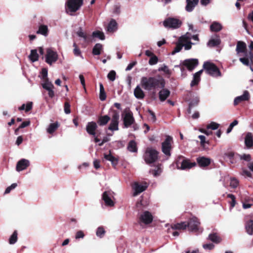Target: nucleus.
Wrapping results in <instances>:
<instances>
[{
    "instance_id": "338daca9",
    "label": "nucleus",
    "mask_w": 253,
    "mask_h": 253,
    "mask_svg": "<svg viewBox=\"0 0 253 253\" xmlns=\"http://www.w3.org/2000/svg\"><path fill=\"white\" fill-rule=\"evenodd\" d=\"M33 103L32 102H29L25 105V111L28 112L32 109Z\"/></svg>"
},
{
    "instance_id": "7ed1b4c3",
    "label": "nucleus",
    "mask_w": 253,
    "mask_h": 253,
    "mask_svg": "<svg viewBox=\"0 0 253 253\" xmlns=\"http://www.w3.org/2000/svg\"><path fill=\"white\" fill-rule=\"evenodd\" d=\"M158 157V152L155 149L148 147L146 149L143 158L146 164L150 165L155 163Z\"/></svg>"
},
{
    "instance_id": "ddd939ff",
    "label": "nucleus",
    "mask_w": 253,
    "mask_h": 253,
    "mask_svg": "<svg viewBox=\"0 0 253 253\" xmlns=\"http://www.w3.org/2000/svg\"><path fill=\"white\" fill-rule=\"evenodd\" d=\"M147 187L148 184L146 182L140 183L138 182H134L132 186L133 189L134 191L133 196H136L139 193L145 191Z\"/></svg>"
},
{
    "instance_id": "774afa93",
    "label": "nucleus",
    "mask_w": 253,
    "mask_h": 253,
    "mask_svg": "<svg viewBox=\"0 0 253 253\" xmlns=\"http://www.w3.org/2000/svg\"><path fill=\"white\" fill-rule=\"evenodd\" d=\"M149 113L150 114L149 119L153 122H155V121L156 120V117L154 113L151 110H149Z\"/></svg>"
},
{
    "instance_id": "bb28decb",
    "label": "nucleus",
    "mask_w": 253,
    "mask_h": 253,
    "mask_svg": "<svg viewBox=\"0 0 253 253\" xmlns=\"http://www.w3.org/2000/svg\"><path fill=\"white\" fill-rule=\"evenodd\" d=\"M117 29V23L114 19H112L107 27V31L109 33H113Z\"/></svg>"
},
{
    "instance_id": "09e8293b",
    "label": "nucleus",
    "mask_w": 253,
    "mask_h": 253,
    "mask_svg": "<svg viewBox=\"0 0 253 253\" xmlns=\"http://www.w3.org/2000/svg\"><path fill=\"white\" fill-rule=\"evenodd\" d=\"M239 185V181L234 177L230 178V186L232 188H236Z\"/></svg>"
},
{
    "instance_id": "8fccbe9b",
    "label": "nucleus",
    "mask_w": 253,
    "mask_h": 253,
    "mask_svg": "<svg viewBox=\"0 0 253 253\" xmlns=\"http://www.w3.org/2000/svg\"><path fill=\"white\" fill-rule=\"evenodd\" d=\"M200 81V77L198 76H196L194 74L193 75V79L190 85L191 86H193L197 85Z\"/></svg>"
},
{
    "instance_id": "5701e85b",
    "label": "nucleus",
    "mask_w": 253,
    "mask_h": 253,
    "mask_svg": "<svg viewBox=\"0 0 253 253\" xmlns=\"http://www.w3.org/2000/svg\"><path fill=\"white\" fill-rule=\"evenodd\" d=\"M221 40L217 36L211 39L208 42L207 45L210 47H214L220 44Z\"/></svg>"
},
{
    "instance_id": "72a5a7b5",
    "label": "nucleus",
    "mask_w": 253,
    "mask_h": 253,
    "mask_svg": "<svg viewBox=\"0 0 253 253\" xmlns=\"http://www.w3.org/2000/svg\"><path fill=\"white\" fill-rule=\"evenodd\" d=\"M247 232L249 235H253V220H250L248 221L245 225Z\"/></svg>"
},
{
    "instance_id": "6e6552de",
    "label": "nucleus",
    "mask_w": 253,
    "mask_h": 253,
    "mask_svg": "<svg viewBox=\"0 0 253 253\" xmlns=\"http://www.w3.org/2000/svg\"><path fill=\"white\" fill-rule=\"evenodd\" d=\"M172 142V137L167 135L165 140L162 143V151L166 156H170Z\"/></svg>"
},
{
    "instance_id": "2f4dec72",
    "label": "nucleus",
    "mask_w": 253,
    "mask_h": 253,
    "mask_svg": "<svg viewBox=\"0 0 253 253\" xmlns=\"http://www.w3.org/2000/svg\"><path fill=\"white\" fill-rule=\"evenodd\" d=\"M110 120V118L108 115H104L99 118L97 122L98 125L101 126H105Z\"/></svg>"
},
{
    "instance_id": "4468645a",
    "label": "nucleus",
    "mask_w": 253,
    "mask_h": 253,
    "mask_svg": "<svg viewBox=\"0 0 253 253\" xmlns=\"http://www.w3.org/2000/svg\"><path fill=\"white\" fill-rule=\"evenodd\" d=\"M190 40L191 38L188 33L179 38V42L182 43L185 50H189L191 48V44L193 43L190 42Z\"/></svg>"
},
{
    "instance_id": "f8f14e48",
    "label": "nucleus",
    "mask_w": 253,
    "mask_h": 253,
    "mask_svg": "<svg viewBox=\"0 0 253 253\" xmlns=\"http://www.w3.org/2000/svg\"><path fill=\"white\" fill-rule=\"evenodd\" d=\"M120 115L119 113L115 112L112 116L111 123L108 129L111 131L118 130L119 129V120Z\"/></svg>"
},
{
    "instance_id": "4d7b16f0",
    "label": "nucleus",
    "mask_w": 253,
    "mask_h": 253,
    "mask_svg": "<svg viewBox=\"0 0 253 253\" xmlns=\"http://www.w3.org/2000/svg\"><path fill=\"white\" fill-rule=\"evenodd\" d=\"M121 12V6L119 4H115L114 5L113 9V13L115 14L118 15Z\"/></svg>"
},
{
    "instance_id": "f03ea898",
    "label": "nucleus",
    "mask_w": 253,
    "mask_h": 253,
    "mask_svg": "<svg viewBox=\"0 0 253 253\" xmlns=\"http://www.w3.org/2000/svg\"><path fill=\"white\" fill-rule=\"evenodd\" d=\"M83 4V0H67L65 3L67 13L73 15V13L79 10Z\"/></svg>"
},
{
    "instance_id": "1a4fd4ad",
    "label": "nucleus",
    "mask_w": 253,
    "mask_h": 253,
    "mask_svg": "<svg viewBox=\"0 0 253 253\" xmlns=\"http://www.w3.org/2000/svg\"><path fill=\"white\" fill-rule=\"evenodd\" d=\"M114 192L111 191H105L102 195V199L105 203V206L107 207H113L115 203L113 201Z\"/></svg>"
},
{
    "instance_id": "49530a36",
    "label": "nucleus",
    "mask_w": 253,
    "mask_h": 253,
    "mask_svg": "<svg viewBox=\"0 0 253 253\" xmlns=\"http://www.w3.org/2000/svg\"><path fill=\"white\" fill-rule=\"evenodd\" d=\"M105 233V230L102 226H100L97 228L96 232V236L99 238L103 237Z\"/></svg>"
},
{
    "instance_id": "423d86ee",
    "label": "nucleus",
    "mask_w": 253,
    "mask_h": 253,
    "mask_svg": "<svg viewBox=\"0 0 253 253\" xmlns=\"http://www.w3.org/2000/svg\"><path fill=\"white\" fill-rule=\"evenodd\" d=\"M45 62L49 65H51L58 59V55L56 51H54L51 48H47L46 49Z\"/></svg>"
},
{
    "instance_id": "9b49d317",
    "label": "nucleus",
    "mask_w": 253,
    "mask_h": 253,
    "mask_svg": "<svg viewBox=\"0 0 253 253\" xmlns=\"http://www.w3.org/2000/svg\"><path fill=\"white\" fill-rule=\"evenodd\" d=\"M176 165L178 169L184 170L191 169L193 166H195L196 164L195 163H190L188 160L184 159L183 158H180Z\"/></svg>"
},
{
    "instance_id": "69168bd1",
    "label": "nucleus",
    "mask_w": 253,
    "mask_h": 253,
    "mask_svg": "<svg viewBox=\"0 0 253 253\" xmlns=\"http://www.w3.org/2000/svg\"><path fill=\"white\" fill-rule=\"evenodd\" d=\"M54 88H50L49 89H47L46 90L48 91V94L50 98H52L55 95L54 91L53 90Z\"/></svg>"
},
{
    "instance_id": "0e129e2a",
    "label": "nucleus",
    "mask_w": 253,
    "mask_h": 253,
    "mask_svg": "<svg viewBox=\"0 0 253 253\" xmlns=\"http://www.w3.org/2000/svg\"><path fill=\"white\" fill-rule=\"evenodd\" d=\"M239 60L244 64L246 66H249L250 64L249 60L248 58L244 57V58H240L239 59Z\"/></svg>"
},
{
    "instance_id": "4be33fe9",
    "label": "nucleus",
    "mask_w": 253,
    "mask_h": 253,
    "mask_svg": "<svg viewBox=\"0 0 253 253\" xmlns=\"http://www.w3.org/2000/svg\"><path fill=\"white\" fill-rule=\"evenodd\" d=\"M134 95L138 99H142L144 98L145 96L144 92L139 85H137L134 89Z\"/></svg>"
},
{
    "instance_id": "2eb2a0df",
    "label": "nucleus",
    "mask_w": 253,
    "mask_h": 253,
    "mask_svg": "<svg viewBox=\"0 0 253 253\" xmlns=\"http://www.w3.org/2000/svg\"><path fill=\"white\" fill-rule=\"evenodd\" d=\"M200 223L198 219L196 217H193L190 219L187 223L189 229L192 231H196L199 229V225Z\"/></svg>"
},
{
    "instance_id": "864d4df0",
    "label": "nucleus",
    "mask_w": 253,
    "mask_h": 253,
    "mask_svg": "<svg viewBox=\"0 0 253 253\" xmlns=\"http://www.w3.org/2000/svg\"><path fill=\"white\" fill-rule=\"evenodd\" d=\"M158 62V58L156 55L152 56L149 60V64L150 65L156 64Z\"/></svg>"
},
{
    "instance_id": "0eeeda50",
    "label": "nucleus",
    "mask_w": 253,
    "mask_h": 253,
    "mask_svg": "<svg viewBox=\"0 0 253 253\" xmlns=\"http://www.w3.org/2000/svg\"><path fill=\"white\" fill-rule=\"evenodd\" d=\"M182 22L178 19L174 18H168L163 22V25L166 28L171 29H177L181 25Z\"/></svg>"
},
{
    "instance_id": "de8ad7c7",
    "label": "nucleus",
    "mask_w": 253,
    "mask_h": 253,
    "mask_svg": "<svg viewBox=\"0 0 253 253\" xmlns=\"http://www.w3.org/2000/svg\"><path fill=\"white\" fill-rule=\"evenodd\" d=\"M158 71H163L166 74L170 75L171 74V71L169 69L168 67L164 64L162 67L159 68Z\"/></svg>"
},
{
    "instance_id": "a211bd4d",
    "label": "nucleus",
    "mask_w": 253,
    "mask_h": 253,
    "mask_svg": "<svg viewBox=\"0 0 253 253\" xmlns=\"http://www.w3.org/2000/svg\"><path fill=\"white\" fill-rule=\"evenodd\" d=\"M30 165V162L29 160L25 159H22L19 161L16 165V170L20 171L25 169Z\"/></svg>"
},
{
    "instance_id": "cd10ccee",
    "label": "nucleus",
    "mask_w": 253,
    "mask_h": 253,
    "mask_svg": "<svg viewBox=\"0 0 253 253\" xmlns=\"http://www.w3.org/2000/svg\"><path fill=\"white\" fill-rule=\"evenodd\" d=\"M246 50V44L243 42H238L237 44L236 51L237 54L240 53H245Z\"/></svg>"
},
{
    "instance_id": "3c124183",
    "label": "nucleus",
    "mask_w": 253,
    "mask_h": 253,
    "mask_svg": "<svg viewBox=\"0 0 253 253\" xmlns=\"http://www.w3.org/2000/svg\"><path fill=\"white\" fill-rule=\"evenodd\" d=\"M219 126V124L215 122H212L207 126L208 129H211L212 130H216Z\"/></svg>"
},
{
    "instance_id": "13d9d810",
    "label": "nucleus",
    "mask_w": 253,
    "mask_h": 253,
    "mask_svg": "<svg viewBox=\"0 0 253 253\" xmlns=\"http://www.w3.org/2000/svg\"><path fill=\"white\" fill-rule=\"evenodd\" d=\"M17 184L16 183H13L10 186H8V187L6 188V189H5V192L4 193V194H8L10 192V191L15 189L16 186H17Z\"/></svg>"
},
{
    "instance_id": "6ab92c4d",
    "label": "nucleus",
    "mask_w": 253,
    "mask_h": 253,
    "mask_svg": "<svg viewBox=\"0 0 253 253\" xmlns=\"http://www.w3.org/2000/svg\"><path fill=\"white\" fill-rule=\"evenodd\" d=\"M97 128V124L95 122H88L86 126V130L87 132L91 135L95 136V130Z\"/></svg>"
},
{
    "instance_id": "473e14b6",
    "label": "nucleus",
    "mask_w": 253,
    "mask_h": 253,
    "mask_svg": "<svg viewBox=\"0 0 253 253\" xmlns=\"http://www.w3.org/2000/svg\"><path fill=\"white\" fill-rule=\"evenodd\" d=\"M29 58L32 62L38 61L39 59V55L37 52V50L32 49L31 50V53L29 55Z\"/></svg>"
},
{
    "instance_id": "9d476101",
    "label": "nucleus",
    "mask_w": 253,
    "mask_h": 253,
    "mask_svg": "<svg viewBox=\"0 0 253 253\" xmlns=\"http://www.w3.org/2000/svg\"><path fill=\"white\" fill-rule=\"evenodd\" d=\"M122 118L124 122V126L127 128L130 126L134 122L132 113L129 110H126L122 114Z\"/></svg>"
},
{
    "instance_id": "a19ab883",
    "label": "nucleus",
    "mask_w": 253,
    "mask_h": 253,
    "mask_svg": "<svg viewBox=\"0 0 253 253\" xmlns=\"http://www.w3.org/2000/svg\"><path fill=\"white\" fill-rule=\"evenodd\" d=\"M92 36L93 37L97 38L101 40H104L105 39V36L102 32L99 31H94L92 33Z\"/></svg>"
},
{
    "instance_id": "e433bc0d",
    "label": "nucleus",
    "mask_w": 253,
    "mask_h": 253,
    "mask_svg": "<svg viewBox=\"0 0 253 253\" xmlns=\"http://www.w3.org/2000/svg\"><path fill=\"white\" fill-rule=\"evenodd\" d=\"M127 149L131 152H136L137 151L136 143L134 140L129 141L127 146Z\"/></svg>"
},
{
    "instance_id": "b1692460",
    "label": "nucleus",
    "mask_w": 253,
    "mask_h": 253,
    "mask_svg": "<svg viewBox=\"0 0 253 253\" xmlns=\"http://www.w3.org/2000/svg\"><path fill=\"white\" fill-rule=\"evenodd\" d=\"M245 144L248 148L253 146V136L252 133L248 132L245 138Z\"/></svg>"
},
{
    "instance_id": "c756f323",
    "label": "nucleus",
    "mask_w": 253,
    "mask_h": 253,
    "mask_svg": "<svg viewBox=\"0 0 253 253\" xmlns=\"http://www.w3.org/2000/svg\"><path fill=\"white\" fill-rule=\"evenodd\" d=\"M188 227L187 224L185 222L176 223L171 225V229L172 230H180L185 229Z\"/></svg>"
},
{
    "instance_id": "20e7f679",
    "label": "nucleus",
    "mask_w": 253,
    "mask_h": 253,
    "mask_svg": "<svg viewBox=\"0 0 253 253\" xmlns=\"http://www.w3.org/2000/svg\"><path fill=\"white\" fill-rule=\"evenodd\" d=\"M203 68L208 74L213 77H221L222 76L218 67L214 64L210 62H205L203 64Z\"/></svg>"
},
{
    "instance_id": "f704fd0d",
    "label": "nucleus",
    "mask_w": 253,
    "mask_h": 253,
    "mask_svg": "<svg viewBox=\"0 0 253 253\" xmlns=\"http://www.w3.org/2000/svg\"><path fill=\"white\" fill-rule=\"evenodd\" d=\"M104 158L106 160L110 161L113 166H116L118 164L117 159L113 156L110 153L108 154H105L104 155Z\"/></svg>"
},
{
    "instance_id": "37998d69",
    "label": "nucleus",
    "mask_w": 253,
    "mask_h": 253,
    "mask_svg": "<svg viewBox=\"0 0 253 253\" xmlns=\"http://www.w3.org/2000/svg\"><path fill=\"white\" fill-rule=\"evenodd\" d=\"M209 239L215 243H218L220 242V238L216 234H211L209 235Z\"/></svg>"
},
{
    "instance_id": "c03bdc74",
    "label": "nucleus",
    "mask_w": 253,
    "mask_h": 253,
    "mask_svg": "<svg viewBox=\"0 0 253 253\" xmlns=\"http://www.w3.org/2000/svg\"><path fill=\"white\" fill-rule=\"evenodd\" d=\"M17 241V232L14 231L9 239V243L11 245L14 244Z\"/></svg>"
},
{
    "instance_id": "dca6fc26",
    "label": "nucleus",
    "mask_w": 253,
    "mask_h": 253,
    "mask_svg": "<svg viewBox=\"0 0 253 253\" xmlns=\"http://www.w3.org/2000/svg\"><path fill=\"white\" fill-rule=\"evenodd\" d=\"M199 63L198 60L197 59H188L185 60L183 62V65L187 67L190 70H193Z\"/></svg>"
},
{
    "instance_id": "603ef678",
    "label": "nucleus",
    "mask_w": 253,
    "mask_h": 253,
    "mask_svg": "<svg viewBox=\"0 0 253 253\" xmlns=\"http://www.w3.org/2000/svg\"><path fill=\"white\" fill-rule=\"evenodd\" d=\"M182 47V43H181L179 40L178 43H177L176 47L174 49L173 51L172 52V54H174L177 52H179L181 50Z\"/></svg>"
},
{
    "instance_id": "aec40b11",
    "label": "nucleus",
    "mask_w": 253,
    "mask_h": 253,
    "mask_svg": "<svg viewBox=\"0 0 253 253\" xmlns=\"http://www.w3.org/2000/svg\"><path fill=\"white\" fill-rule=\"evenodd\" d=\"M185 10L188 12H192L198 4L199 0H186Z\"/></svg>"
},
{
    "instance_id": "c85d7f7f",
    "label": "nucleus",
    "mask_w": 253,
    "mask_h": 253,
    "mask_svg": "<svg viewBox=\"0 0 253 253\" xmlns=\"http://www.w3.org/2000/svg\"><path fill=\"white\" fill-rule=\"evenodd\" d=\"M222 29V25L218 22L214 21L210 26V30L212 32H218Z\"/></svg>"
},
{
    "instance_id": "58836bf2",
    "label": "nucleus",
    "mask_w": 253,
    "mask_h": 253,
    "mask_svg": "<svg viewBox=\"0 0 253 253\" xmlns=\"http://www.w3.org/2000/svg\"><path fill=\"white\" fill-rule=\"evenodd\" d=\"M99 89H100L99 98L101 101H104L106 98V93L104 90L103 85L102 84H101V83H100V84H99Z\"/></svg>"
},
{
    "instance_id": "79ce46f5",
    "label": "nucleus",
    "mask_w": 253,
    "mask_h": 253,
    "mask_svg": "<svg viewBox=\"0 0 253 253\" xmlns=\"http://www.w3.org/2000/svg\"><path fill=\"white\" fill-rule=\"evenodd\" d=\"M42 87L47 90L50 88H54L53 84L47 79L42 84Z\"/></svg>"
},
{
    "instance_id": "a18cd8bd",
    "label": "nucleus",
    "mask_w": 253,
    "mask_h": 253,
    "mask_svg": "<svg viewBox=\"0 0 253 253\" xmlns=\"http://www.w3.org/2000/svg\"><path fill=\"white\" fill-rule=\"evenodd\" d=\"M77 35L81 38H83L85 42H88V39L86 34L83 31L81 28H80L79 30L77 32Z\"/></svg>"
},
{
    "instance_id": "bf43d9fd",
    "label": "nucleus",
    "mask_w": 253,
    "mask_h": 253,
    "mask_svg": "<svg viewBox=\"0 0 253 253\" xmlns=\"http://www.w3.org/2000/svg\"><path fill=\"white\" fill-rule=\"evenodd\" d=\"M64 111L66 114H69L71 113L70 105L67 102L64 103Z\"/></svg>"
},
{
    "instance_id": "ea45409f",
    "label": "nucleus",
    "mask_w": 253,
    "mask_h": 253,
    "mask_svg": "<svg viewBox=\"0 0 253 253\" xmlns=\"http://www.w3.org/2000/svg\"><path fill=\"white\" fill-rule=\"evenodd\" d=\"M102 49V45L100 43H96L93 48L92 53L94 55H99Z\"/></svg>"
},
{
    "instance_id": "39448f33",
    "label": "nucleus",
    "mask_w": 253,
    "mask_h": 253,
    "mask_svg": "<svg viewBox=\"0 0 253 253\" xmlns=\"http://www.w3.org/2000/svg\"><path fill=\"white\" fill-rule=\"evenodd\" d=\"M153 220V216L152 213L148 211H144L140 214L138 222L141 226L143 227L151 223Z\"/></svg>"
},
{
    "instance_id": "5fc2aeb1",
    "label": "nucleus",
    "mask_w": 253,
    "mask_h": 253,
    "mask_svg": "<svg viewBox=\"0 0 253 253\" xmlns=\"http://www.w3.org/2000/svg\"><path fill=\"white\" fill-rule=\"evenodd\" d=\"M238 124V121L237 120H234L233 122H232L228 128H227V131H226V133H229L232 130L234 126H236V125H237Z\"/></svg>"
},
{
    "instance_id": "a878e982",
    "label": "nucleus",
    "mask_w": 253,
    "mask_h": 253,
    "mask_svg": "<svg viewBox=\"0 0 253 253\" xmlns=\"http://www.w3.org/2000/svg\"><path fill=\"white\" fill-rule=\"evenodd\" d=\"M170 91L167 89H163L159 93V99L161 101H164L169 96Z\"/></svg>"
},
{
    "instance_id": "6e6d98bb",
    "label": "nucleus",
    "mask_w": 253,
    "mask_h": 253,
    "mask_svg": "<svg viewBox=\"0 0 253 253\" xmlns=\"http://www.w3.org/2000/svg\"><path fill=\"white\" fill-rule=\"evenodd\" d=\"M108 78L111 81H114L116 79V72L114 70L111 71L107 75Z\"/></svg>"
},
{
    "instance_id": "c9c22d12",
    "label": "nucleus",
    "mask_w": 253,
    "mask_h": 253,
    "mask_svg": "<svg viewBox=\"0 0 253 253\" xmlns=\"http://www.w3.org/2000/svg\"><path fill=\"white\" fill-rule=\"evenodd\" d=\"M161 165H157L154 169H151L150 170V172L152 173L154 176H157L160 175L162 171V169L161 168Z\"/></svg>"
},
{
    "instance_id": "052dcab7",
    "label": "nucleus",
    "mask_w": 253,
    "mask_h": 253,
    "mask_svg": "<svg viewBox=\"0 0 253 253\" xmlns=\"http://www.w3.org/2000/svg\"><path fill=\"white\" fill-rule=\"evenodd\" d=\"M203 247L206 250H211L214 248V246L213 244L209 243V244H203Z\"/></svg>"
},
{
    "instance_id": "f257e3e1",
    "label": "nucleus",
    "mask_w": 253,
    "mask_h": 253,
    "mask_svg": "<svg viewBox=\"0 0 253 253\" xmlns=\"http://www.w3.org/2000/svg\"><path fill=\"white\" fill-rule=\"evenodd\" d=\"M140 83L144 89L148 91L157 87L164 88L165 86V82L163 79H158L155 77H143L141 79Z\"/></svg>"
},
{
    "instance_id": "f3484780",
    "label": "nucleus",
    "mask_w": 253,
    "mask_h": 253,
    "mask_svg": "<svg viewBox=\"0 0 253 253\" xmlns=\"http://www.w3.org/2000/svg\"><path fill=\"white\" fill-rule=\"evenodd\" d=\"M250 98V93L248 91L245 90L243 92V94L240 96H237L235 98L234 100V105H237L240 103L248 101Z\"/></svg>"
},
{
    "instance_id": "e2e57ef3",
    "label": "nucleus",
    "mask_w": 253,
    "mask_h": 253,
    "mask_svg": "<svg viewBox=\"0 0 253 253\" xmlns=\"http://www.w3.org/2000/svg\"><path fill=\"white\" fill-rule=\"evenodd\" d=\"M73 46L74 47V49L73 50L74 53L76 56H79L81 55V51L79 48H78L76 44L74 43L73 44Z\"/></svg>"
},
{
    "instance_id": "412c9836",
    "label": "nucleus",
    "mask_w": 253,
    "mask_h": 253,
    "mask_svg": "<svg viewBox=\"0 0 253 253\" xmlns=\"http://www.w3.org/2000/svg\"><path fill=\"white\" fill-rule=\"evenodd\" d=\"M49 29L47 25L41 24L39 26L37 34L42 35L46 37L48 35Z\"/></svg>"
},
{
    "instance_id": "393cba45",
    "label": "nucleus",
    "mask_w": 253,
    "mask_h": 253,
    "mask_svg": "<svg viewBox=\"0 0 253 253\" xmlns=\"http://www.w3.org/2000/svg\"><path fill=\"white\" fill-rule=\"evenodd\" d=\"M197 161L199 165L202 167H207L211 163L210 159L204 157L197 158Z\"/></svg>"
},
{
    "instance_id": "4c0bfd02",
    "label": "nucleus",
    "mask_w": 253,
    "mask_h": 253,
    "mask_svg": "<svg viewBox=\"0 0 253 253\" xmlns=\"http://www.w3.org/2000/svg\"><path fill=\"white\" fill-rule=\"evenodd\" d=\"M58 127V124L57 123L50 124L47 128V132L48 133H53Z\"/></svg>"
},
{
    "instance_id": "7c9ffc66",
    "label": "nucleus",
    "mask_w": 253,
    "mask_h": 253,
    "mask_svg": "<svg viewBox=\"0 0 253 253\" xmlns=\"http://www.w3.org/2000/svg\"><path fill=\"white\" fill-rule=\"evenodd\" d=\"M199 102V98L198 96H194L190 100L189 104V108L188 110V113H191V109L192 108L197 105Z\"/></svg>"
},
{
    "instance_id": "680f3d73",
    "label": "nucleus",
    "mask_w": 253,
    "mask_h": 253,
    "mask_svg": "<svg viewBox=\"0 0 253 253\" xmlns=\"http://www.w3.org/2000/svg\"><path fill=\"white\" fill-rule=\"evenodd\" d=\"M240 158L241 160H244L247 162H249L251 160V155L249 154H243L240 155Z\"/></svg>"
}]
</instances>
